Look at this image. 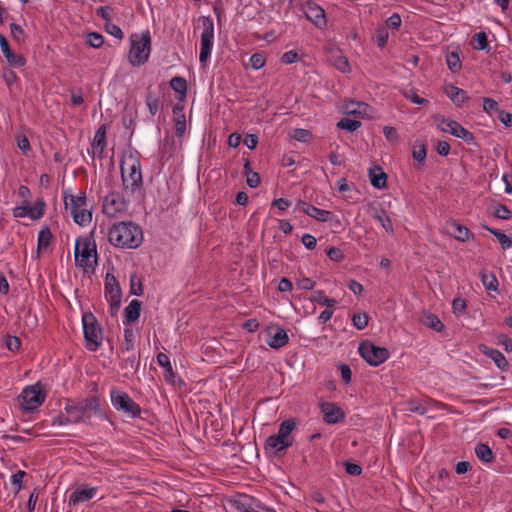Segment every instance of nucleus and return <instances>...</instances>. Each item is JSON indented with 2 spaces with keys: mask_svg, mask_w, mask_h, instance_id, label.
<instances>
[{
  "mask_svg": "<svg viewBox=\"0 0 512 512\" xmlns=\"http://www.w3.org/2000/svg\"><path fill=\"white\" fill-rule=\"evenodd\" d=\"M175 135L177 137H182L186 130V120L185 115L181 114V117H175Z\"/></svg>",
  "mask_w": 512,
  "mask_h": 512,
  "instance_id": "obj_57",
  "label": "nucleus"
},
{
  "mask_svg": "<svg viewBox=\"0 0 512 512\" xmlns=\"http://www.w3.org/2000/svg\"><path fill=\"white\" fill-rule=\"evenodd\" d=\"M121 350L122 352H131L134 350V333L130 328L124 330V343Z\"/></svg>",
  "mask_w": 512,
  "mask_h": 512,
  "instance_id": "obj_46",
  "label": "nucleus"
},
{
  "mask_svg": "<svg viewBox=\"0 0 512 512\" xmlns=\"http://www.w3.org/2000/svg\"><path fill=\"white\" fill-rule=\"evenodd\" d=\"M484 349H482V352L489 358H491L495 365L502 371H507L509 368V363L506 359V357L503 355L502 352H500L497 349L488 348L486 346H483Z\"/></svg>",
  "mask_w": 512,
  "mask_h": 512,
  "instance_id": "obj_24",
  "label": "nucleus"
},
{
  "mask_svg": "<svg viewBox=\"0 0 512 512\" xmlns=\"http://www.w3.org/2000/svg\"><path fill=\"white\" fill-rule=\"evenodd\" d=\"M361 125H362L361 122L358 121V120H353V119H349V118H342L337 123L336 126H337L338 129L346 130L348 132H354L358 128H360Z\"/></svg>",
  "mask_w": 512,
  "mask_h": 512,
  "instance_id": "obj_43",
  "label": "nucleus"
},
{
  "mask_svg": "<svg viewBox=\"0 0 512 512\" xmlns=\"http://www.w3.org/2000/svg\"><path fill=\"white\" fill-rule=\"evenodd\" d=\"M146 106L152 116H155L159 110L160 99L149 88L145 97Z\"/></svg>",
  "mask_w": 512,
  "mask_h": 512,
  "instance_id": "obj_39",
  "label": "nucleus"
},
{
  "mask_svg": "<svg viewBox=\"0 0 512 512\" xmlns=\"http://www.w3.org/2000/svg\"><path fill=\"white\" fill-rule=\"evenodd\" d=\"M375 34H376L378 47L383 48L387 44L388 37H389L387 27H384V26L378 27L376 29Z\"/></svg>",
  "mask_w": 512,
  "mask_h": 512,
  "instance_id": "obj_54",
  "label": "nucleus"
},
{
  "mask_svg": "<svg viewBox=\"0 0 512 512\" xmlns=\"http://www.w3.org/2000/svg\"><path fill=\"white\" fill-rule=\"evenodd\" d=\"M327 256L334 262H341L344 259V253L340 248L331 247L327 250Z\"/></svg>",
  "mask_w": 512,
  "mask_h": 512,
  "instance_id": "obj_61",
  "label": "nucleus"
},
{
  "mask_svg": "<svg viewBox=\"0 0 512 512\" xmlns=\"http://www.w3.org/2000/svg\"><path fill=\"white\" fill-rule=\"evenodd\" d=\"M310 300L322 306H326L327 308H334L337 305V301L327 297L323 290L314 291L310 297Z\"/></svg>",
  "mask_w": 512,
  "mask_h": 512,
  "instance_id": "obj_33",
  "label": "nucleus"
},
{
  "mask_svg": "<svg viewBox=\"0 0 512 512\" xmlns=\"http://www.w3.org/2000/svg\"><path fill=\"white\" fill-rule=\"evenodd\" d=\"M105 297L109 302L111 315H116L121 305L122 292L118 280L110 273L105 277Z\"/></svg>",
  "mask_w": 512,
  "mask_h": 512,
  "instance_id": "obj_12",
  "label": "nucleus"
},
{
  "mask_svg": "<svg viewBox=\"0 0 512 512\" xmlns=\"http://www.w3.org/2000/svg\"><path fill=\"white\" fill-rule=\"evenodd\" d=\"M269 339L267 344L273 349H280L288 344L289 337L287 332L281 327H268Z\"/></svg>",
  "mask_w": 512,
  "mask_h": 512,
  "instance_id": "obj_17",
  "label": "nucleus"
},
{
  "mask_svg": "<svg viewBox=\"0 0 512 512\" xmlns=\"http://www.w3.org/2000/svg\"><path fill=\"white\" fill-rule=\"evenodd\" d=\"M480 279L483 284V286L487 290L497 291L498 290V280L493 272H487L485 270H482L480 272Z\"/></svg>",
  "mask_w": 512,
  "mask_h": 512,
  "instance_id": "obj_35",
  "label": "nucleus"
},
{
  "mask_svg": "<svg viewBox=\"0 0 512 512\" xmlns=\"http://www.w3.org/2000/svg\"><path fill=\"white\" fill-rule=\"evenodd\" d=\"M130 293L132 295L141 296L143 295V285L141 280L136 281V276H131L130 279Z\"/></svg>",
  "mask_w": 512,
  "mask_h": 512,
  "instance_id": "obj_59",
  "label": "nucleus"
},
{
  "mask_svg": "<svg viewBox=\"0 0 512 512\" xmlns=\"http://www.w3.org/2000/svg\"><path fill=\"white\" fill-rule=\"evenodd\" d=\"M435 121L438 122V129L442 132H449L451 135L462 139L467 144L476 145V138L472 132L464 128L460 123L442 115H435Z\"/></svg>",
  "mask_w": 512,
  "mask_h": 512,
  "instance_id": "obj_7",
  "label": "nucleus"
},
{
  "mask_svg": "<svg viewBox=\"0 0 512 512\" xmlns=\"http://www.w3.org/2000/svg\"><path fill=\"white\" fill-rule=\"evenodd\" d=\"M483 110L489 114L492 115L493 112H499V104L496 100L493 98L485 97L483 98Z\"/></svg>",
  "mask_w": 512,
  "mask_h": 512,
  "instance_id": "obj_51",
  "label": "nucleus"
},
{
  "mask_svg": "<svg viewBox=\"0 0 512 512\" xmlns=\"http://www.w3.org/2000/svg\"><path fill=\"white\" fill-rule=\"evenodd\" d=\"M412 155L414 160L423 163L427 156V146L424 143L416 142L413 147Z\"/></svg>",
  "mask_w": 512,
  "mask_h": 512,
  "instance_id": "obj_45",
  "label": "nucleus"
},
{
  "mask_svg": "<svg viewBox=\"0 0 512 512\" xmlns=\"http://www.w3.org/2000/svg\"><path fill=\"white\" fill-rule=\"evenodd\" d=\"M85 347L89 351H96L103 340V330L96 317L91 312L82 316Z\"/></svg>",
  "mask_w": 512,
  "mask_h": 512,
  "instance_id": "obj_6",
  "label": "nucleus"
},
{
  "mask_svg": "<svg viewBox=\"0 0 512 512\" xmlns=\"http://www.w3.org/2000/svg\"><path fill=\"white\" fill-rule=\"evenodd\" d=\"M31 212V205L28 200H25L21 206H17L13 209V216L15 218L30 217Z\"/></svg>",
  "mask_w": 512,
  "mask_h": 512,
  "instance_id": "obj_49",
  "label": "nucleus"
},
{
  "mask_svg": "<svg viewBox=\"0 0 512 512\" xmlns=\"http://www.w3.org/2000/svg\"><path fill=\"white\" fill-rule=\"evenodd\" d=\"M295 427L296 421L293 418L286 419L279 425L277 435L284 439V442L289 443V446H292L293 444L294 438L291 435V433L295 429Z\"/></svg>",
  "mask_w": 512,
  "mask_h": 512,
  "instance_id": "obj_25",
  "label": "nucleus"
},
{
  "mask_svg": "<svg viewBox=\"0 0 512 512\" xmlns=\"http://www.w3.org/2000/svg\"><path fill=\"white\" fill-rule=\"evenodd\" d=\"M96 491V487H79L70 494L68 503L70 506H75L80 502L88 501L94 497Z\"/></svg>",
  "mask_w": 512,
  "mask_h": 512,
  "instance_id": "obj_19",
  "label": "nucleus"
},
{
  "mask_svg": "<svg viewBox=\"0 0 512 512\" xmlns=\"http://www.w3.org/2000/svg\"><path fill=\"white\" fill-rule=\"evenodd\" d=\"M493 215L498 219L508 220L512 217V212L507 206L498 204L493 212Z\"/></svg>",
  "mask_w": 512,
  "mask_h": 512,
  "instance_id": "obj_53",
  "label": "nucleus"
},
{
  "mask_svg": "<svg viewBox=\"0 0 512 512\" xmlns=\"http://www.w3.org/2000/svg\"><path fill=\"white\" fill-rule=\"evenodd\" d=\"M358 351L360 356L371 366L377 367L384 363L390 356V352L385 347H380L369 340H364L359 344Z\"/></svg>",
  "mask_w": 512,
  "mask_h": 512,
  "instance_id": "obj_8",
  "label": "nucleus"
},
{
  "mask_svg": "<svg viewBox=\"0 0 512 512\" xmlns=\"http://www.w3.org/2000/svg\"><path fill=\"white\" fill-rule=\"evenodd\" d=\"M26 475L24 471H18L17 473L13 474L11 477V483L12 486L15 489V492H19L23 487V478Z\"/></svg>",
  "mask_w": 512,
  "mask_h": 512,
  "instance_id": "obj_58",
  "label": "nucleus"
},
{
  "mask_svg": "<svg viewBox=\"0 0 512 512\" xmlns=\"http://www.w3.org/2000/svg\"><path fill=\"white\" fill-rule=\"evenodd\" d=\"M445 93L457 107L462 106L469 99L466 91L453 85L447 86Z\"/></svg>",
  "mask_w": 512,
  "mask_h": 512,
  "instance_id": "obj_26",
  "label": "nucleus"
},
{
  "mask_svg": "<svg viewBox=\"0 0 512 512\" xmlns=\"http://www.w3.org/2000/svg\"><path fill=\"white\" fill-rule=\"evenodd\" d=\"M74 222L80 226L89 224L92 220V211L86 207L82 208L79 213H74Z\"/></svg>",
  "mask_w": 512,
  "mask_h": 512,
  "instance_id": "obj_42",
  "label": "nucleus"
},
{
  "mask_svg": "<svg viewBox=\"0 0 512 512\" xmlns=\"http://www.w3.org/2000/svg\"><path fill=\"white\" fill-rule=\"evenodd\" d=\"M86 204H87V199H86V195L85 193H81L80 195L78 196H74V195H65L64 196V205H65V208L68 209L69 206H73V207H86Z\"/></svg>",
  "mask_w": 512,
  "mask_h": 512,
  "instance_id": "obj_38",
  "label": "nucleus"
},
{
  "mask_svg": "<svg viewBox=\"0 0 512 512\" xmlns=\"http://www.w3.org/2000/svg\"><path fill=\"white\" fill-rule=\"evenodd\" d=\"M373 218L376 219L381 224V226L385 229L387 233H394L392 221L384 210H381L380 212H375L373 214Z\"/></svg>",
  "mask_w": 512,
  "mask_h": 512,
  "instance_id": "obj_40",
  "label": "nucleus"
},
{
  "mask_svg": "<svg viewBox=\"0 0 512 512\" xmlns=\"http://www.w3.org/2000/svg\"><path fill=\"white\" fill-rule=\"evenodd\" d=\"M123 209V204L119 202V195L110 193L103 202V212L107 215H115Z\"/></svg>",
  "mask_w": 512,
  "mask_h": 512,
  "instance_id": "obj_23",
  "label": "nucleus"
},
{
  "mask_svg": "<svg viewBox=\"0 0 512 512\" xmlns=\"http://www.w3.org/2000/svg\"><path fill=\"white\" fill-rule=\"evenodd\" d=\"M307 20L311 21L317 28L323 29L326 24V16L324 9L314 1H308L306 3V9L304 11Z\"/></svg>",
  "mask_w": 512,
  "mask_h": 512,
  "instance_id": "obj_14",
  "label": "nucleus"
},
{
  "mask_svg": "<svg viewBox=\"0 0 512 512\" xmlns=\"http://www.w3.org/2000/svg\"><path fill=\"white\" fill-rule=\"evenodd\" d=\"M10 31H11V35L15 41H17L18 43L23 42L25 33L20 25H18L16 23H11Z\"/></svg>",
  "mask_w": 512,
  "mask_h": 512,
  "instance_id": "obj_56",
  "label": "nucleus"
},
{
  "mask_svg": "<svg viewBox=\"0 0 512 512\" xmlns=\"http://www.w3.org/2000/svg\"><path fill=\"white\" fill-rule=\"evenodd\" d=\"M332 64L336 69L343 73L350 70L348 59L341 52L332 56Z\"/></svg>",
  "mask_w": 512,
  "mask_h": 512,
  "instance_id": "obj_41",
  "label": "nucleus"
},
{
  "mask_svg": "<svg viewBox=\"0 0 512 512\" xmlns=\"http://www.w3.org/2000/svg\"><path fill=\"white\" fill-rule=\"evenodd\" d=\"M170 87L172 90H174L176 93L180 94L179 100L182 101L186 97L187 93V81L185 78L180 76H175L170 81Z\"/></svg>",
  "mask_w": 512,
  "mask_h": 512,
  "instance_id": "obj_34",
  "label": "nucleus"
},
{
  "mask_svg": "<svg viewBox=\"0 0 512 512\" xmlns=\"http://www.w3.org/2000/svg\"><path fill=\"white\" fill-rule=\"evenodd\" d=\"M383 134L385 138L391 143L397 142L399 140L398 132L394 127L385 126L383 128Z\"/></svg>",
  "mask_w": 512,
  "mask_h": 512,
  "instance_id": "obj_63",
  "label": "nucleus"
},
{
  "mask_svg": "<svg viewBox=\"0 0 512 512\" xmlns=\"http://www.w3.org/2000/svg\"><path fill=\"white\" fill-rule=\"evenodd\" d=\"M266 63L265 56L262 53H254L250 57L251 67L255 70L261 69Z\"/></svg>",
  "mask_w": 512,
  "mask_h": 512,
  "instance_id": "obj_55",
  "label": "nucleus"
},
{
  "mask_svg": "<svg viewBox=\"0 0 512 512\" xmlns=\"http://www.w3.org/2000/svg\"><path fill=\"white\" fill-rule=\"evenodd\" d=\"M45 210V202L43 199H38L35 201L34 206H31V214L30 218L33 220L40 219L44 215Z\"/></svg>",
  "mask_w": 512,
  "mask_h": 512,
  "instance_id": "obj_48",
  "label": "nucleus"
},
{
  "mask_svg": "<svg viewBox=\"0 0 512 512\" xmlns=\"http://www.w3.org/2000/svg\"><path fill=\"white\" fill-rule=\"evenodd\" d=\"M232 506L239 512H275L264 507L258 500L248 495H239L231 500Z\"/></svg>",
  "mask_w": 512,
  "mask_h": 512,
  "instance_id": "obj_13",
  "label": "nucleus"
},
{
  "mask_svg": "<svg viewBox=\"0 0 512 512\" xmlns=\"http://www.w3.org/2000/svg\"><path fill=\"white\" fill-rule=\"evenodd\" d=\"M52 239L53 235L51 233L49 226H43L38 234L37 251L41 252L42 250L47 249L51 244Z\"/></svg>",
  "mask_w": 512,
  "mask_h": 512,
  "instance_id": "obj_32",
  "label": "nucleus"
},
{
  "mask_svg": "<svg viewBox=\"0 0 512 512\" xmlns=\"http://www.w3.org/2000/svg\"><path fill=\"white\" fill-rule=\"evenodd\" d=\"M422 323L426 327L431 328L437 332H441L445 328L444 324L440 321L438 316L433 313H428L425 315L422 319Z\"/></svg>",
  "mask_w": 512,
  "mask_h": 512,
  "instance_id": "obj_37",
  "label": "nucleus"
},
{
  "mask_svg": "<svg viewBox=\"0 0 512 512\" xmlns=\"http://www.w3.org/2000/svg\"><path fill=\"white\" fill-rule=\"evenodd\" d=\"M105 30L117 39H122L124 37L121 28L112 22L105 23Z\"/></svg>",
  "mask_w": 512,
  "mask_h": 512,
  "instance_id": "obj_60",
  "label": "nucleus"
},
{
  "mask_svg": "<svg viewBox=\"0 0 512 512\" xmlns=\"http://www.w3.org/2000/svg\"><path fill=\"white\" fill-rule=\"evenodd\" d=\"M199 22H201L203 26L199 61L201 65H205L210 58L213 47L214 22L210 16H201Z\"/></svg>",
  "mask_w": 512,
  "mask_h": 512,
  "instance_id": "obj_9",
  "label": "nucleus"
},
{
  "mask_svg": "<svg viewBox=\"0 0 512 512\" xmlns=\"http://www.w3.org/2000/svg\"><path fill=\"white\" fill-rule=\"evenodd\" d=\"M470 45L475 50L487 51V52L490 51L487 35L484 31L474 34L470 41Z\"/></svg>",
  "mask_w": 512,
  "mask_h": 512,
  "instance_id": "obj_31",
  "label": "nucleus"
},
{
  "mask_svg": "<svg viewBox=\"0 0 512 512\" xmlns=\"http://www.w3.org/2000/svg\"><path fill=\"white\" fill-rule=\"evenodd\" d=\"M120 169L125 192L132 195L140 192L143 187V177L139 159L132 154L129 155L127 160L121 161Z\"/></svg>",
  "mask_w": 512,
  "mask_h": 512,
  "instance_id": "obj_4",
  "label": "nucleus"
},
{
  "mask_svg": "<svg viewBox=\"0 0 512 512\" xmlns=\"http://www.w3.org/2000/svg\"><path fill=\"white\" fill-rule=\"evenodd\" d=\"M86 43L93 48H100L104 44V37L97 32H90L86 36Z\"/></svg>",
  "mask_w": 512,
  "mask_h": 512,
  "instance_id": "obj_47",
  "label": "nucleus"
},
{
  "mask_svg": "<svg viewBox=\"0 0 512 512\" xmlns=\"http://www.w3.org/2000/svg\"><path fill=\"white\" fill-rule=\"evenodd\" d=\"M18 398L24 411H34L43 404L46 398V393L37 384L23 389Z\"/></svg>",
  "mask_w": 512,
  "mask_h": 512,
  "instance_id": "obj_10",
  "label": "nucleus"
},
{
  "mask_svg": "<svg viewBox=\"0 0 512 512\" xmlns=\"http://www.w3.org/2000/svg\"><path fill=\"white\" fill-rule=\"evenodd\" d=\"M297 208H299L306 215L320 222H329L335 218V215L331 211L317 208L314 205H311L302 200L297 202Z\"/></svg>",
  "mask_w": 512,
  "mask_h": 512,
  "instance_id": "obj_15",
  "label": "nucleus"
},
{
  "mask_svg": "<svg viewBox=\"0 0 512 512\" xmlns=\"http://www.w3.org/2000/svg\"><path fill=\"white\" fill-rule=\"evenodd\" d=\"M289 447V443L284 442V439L277 434L270 435L264 444L265 451L274 455L284 453Z\"/></svg>",
  "mask_w": 512,
  "mask_h": 512,
  "instance_id": "obj_18",
  "label": "nucleus"
},
{
  "mask_svg": "<svg viewBox=\"0 0 512 512\" xmlns=\"http://www.w3.org/2000/svg\"><path fill=\"white\" fill-rule=\"evenodd\" d=\"M97 247L94 239V230L86 236H80L76 239L74 248V259L77 266L84 271L97 264Z\"/></svg>",
  "mask_w": 512,
  "mask_h": 512,
  "instance_id": "obj_3",
  "label": "nucleus"
},
{
  "mask_svg": "<svg viewBox=\"0 0 512 512\" xmlns=\"http://www.w3.org/2000/svg\"><path fill=\"white\" fill-rule=\"evenodd\" d=\"M368 319L369 318L367 314L356 313L352 317V323L358 330H363L368 325Z\"/></svg>",
  "mask_w": 512,
  "mask_h": 512,
  "instance_id": "obj_50",
  "label": "nucleus"
},
{
  "mask_svg": "<svg viewBox=\"0 0 512 512\" xmlns=\"http://www.w3.org/2000/svg\"><path fill=\"white\" fill-rule=\"evenodd\" d=\"M446 63L453 73L459 72L462 67L459 54L457 52L448 53L446 56Z\"/></svg>",
  "mask_w": 512,
  "mask_h": 512,
  "instance_id": "obj_44",
  "label": "nucleus"
},
{
  "mask_svg": "<svg viewBox=\"0 0 512 512\" xmlns=\"http://www.w3.org/2000/svg\"><path fill=\"white\" fill-rule=\"evenodd\" d=\"M92 392L93 394L86 398L65 399L64 410L70 416V421L73 424L86 422L92 416L110 421L106 411L107 406L97 394L98 385L96 383L93 384Z\"/></svg>",
  "mask_w": 512,
  "mask_h": 512,
  "instance_id": "obj_1",
  "label": "nucleus"
},
{
  "mask_svg": "<svg viewBox=\"0 0 512 512\" xmlns=\"http://www.w3.org/2000/svg\"><path fill=\"white\" fill-rule=\"evenodd\" d=\"M2 78L7 84L8 87H11L13 84H15L18 81V76L16 73L10 69H4L2 71Z\"/></svg>",
  "mask_w": 512,
  "mask_h": 512,
  "instance_id": "obj_62",
  "label": "nucleus"
},
{
  "mask_svg": "<svg viewBox=\"0 0 512 512\" xmlns=\"http://www.w3.org/2000/svg\"><path fill=\"white\" fill-rule=\"evenodd\" d=\"M156 360L157 363L164 368V380L171 385H176V374L173 371L168 355L160 352L157 354Z\"/></svg>",
  "mask_w": 512,
  "mask_h": 512,
  "instance_id": "obj_20",
  "label": "nucleus"
},
{
  "mask_svg": "<svg viewBox=\"0 0 512 512\" xmlns=\"http://www.w3.org/2000/svg\"><path fill=\"white\" fill-rule=\"evenodd\" d=\"M450 227L453 229L451 235L460 242H466L471 237H473L472 232L464 225L454 221L450 224Z\"/></svg>",
  "mask_w": 512,
  "mask_h": 512,
  "instance_id": "obj_30",
  "label": "nucleus"
},
{
  "mask_svg": "<svg viewBox=\"0 0 512 512\" xmlns=\"http://www.w3.org/2000/svg\"><path fill=\"white\" fill-rule=\"evenodd\" d=\"M476 456L485 463H490L494 459V453L491 448L484 443H478L475 447Z\"/></svg>",
  "mask_w": 512,
  "mask_h": 512,
  "instance_id": "obj_36",
  "label": "nucleus"
},
{
  "mask_svg": "<svg viewBox=\"0 0 512 512\" xmlns=\"http://www.w3.org/2000/svg\"><path fill=\"white\" fill-rule=\"evenodd\" d=\"M370 183L373 187L382 189L386 187L387 175L379 166L369 169Z\"/></svg>",
  "mask_w": 512,
  "mask_h": 512,
  "instance_id": "obj_27",
  "label": "nucleus"
},
{
  "mask_svg": "<svg viewBox=\"0 0 512 512\" xmlns=\"http://www.w3.org/2000/svg\"><path fill=\"white\" fill-rule=\"evenodd\" d=\"M5 345L10 351H17L20 348L21 342L20 339L16 336L8 335L5 338Z\"/></svg>",
  "mask_w": 512,
  "mask_h": 512,
  "instance_id": "obj_64",
  "label": "nucleus"
},
{
  "mask_svg": "<svg viewBox=\"0 0 512 512\" xmlns=\"http://www.w3.org/2000/svg\"><path fill=\"white\" fill-rule=\"evenodd\" d=\"M3 56L6 58L8 65L11 68H21L26 64V58L22 54L14 53L10 45L2 50Z\"/></svg>",
  "mask_w": 512,
  "mask_h": 512,
  "instance_id": "obj_29",
  "label": "nucleus"
},
{
  "mask_svg": "<svg viewBox=\"0 0 512 512\" xmlns=\"http://www.w3.org/2000/svg\"><path fill=\"white\" fill-rule=\"evenodd\" d=\"M323 420L327 424H336L345 419L344 411L332 402H322L320 404Z\"/></svg>",
  "mask_w": 512,
  "mask_h": 512,
  "instance_id": "obj_16",
  "label": "nucleus"
},
{
  "mask_svg": "<svg viewBox=\"0 0 512 512\" xmlns=\"http://www.w3.org/2000/svg\"><path fill=\"white\" fill-rule=\"evenodd\" d=\"M141 301L134 299L129 305L124 309V324L129 325L131 323L136 322L141 313Z\"/></svg>",
  "mask_w": 512,
  "mask_h": 512,
  "instance_id": "obj_22",
  "label": "nucleus"
},
{
  "mask_svg": "<svg viewBox=\"0 0 512 512\" xmlns=\"http://www.w3.org/2000/svg\"><path fill=\"white\" fill-rule=\"evenodd\" d=\"M345 114L352 115L355 117H365L368 115V110L371 109V107L364 103V102H357L354 100H349L345 103Z\"/></svg>",
  "mask_w": 512,
  "mask_h": 512,
  "instance_id": "obj_21",
  "label": "nucleus"
},
{
  "mask_svg": "<svg viewBox=\"0 0 512 512\" xmlns=\"http://www.w3.org/2000/svg\"><path fill=\"white\" fill-rule=\"evenodd\" d=\"M129 62L132 66L144 65L149 58L151 52V36L146 31L142 34H132L130 36Z\"/></svg>",
  "mask_w": 512,
  "mask_h": 512,
  "instance_id": "obj_5",
  "label": "nucleus"
},
{
  "mask_svg": "<svg viewBox=\"0 0 512 512\" xmlns=\"http://www.w3.org/2000/svg\"><path fill=\"white\" fill-rule=\"evenodd\" d=\"M112 405L117 409L121 410L131 417H139L141 414V407L126 393L111 390L110 393Z\"/></svg>",
  "mask_w": 512,
  "mask_h": 512,
  "instance_id": "obj_11",
  "label": "nucleus"
},
{
  "mask_svg": "<svg viewBox=\"0 0 512 512\" xmlns=\"http://www.w3.org/2000/svg\"><path fill=\"white\" fill-rule=\"evenodd\" d=\"M108 240L115 247L134 249L142 244L143 232L134 222L122 221L109 229Z\"/></svg>",
  "mask_w": 512,
  "mask_h": 512,
  "instance_id": "obj_2",
  "label": "nucleus"
},
{
  "mask_svg": "<svg viewBox=\"0 0 512 512\" xmlns=\"http://www.w3.org/2000/svg\"><path fill=\"white\" fill-rule=\"evenodd\" d=\"M106 146V125H101L95 133L92 148L95 153L100 157Z\"/></svg>",
  "mask_w": 512,
  "mask_h": 512,
  "instance_id": "obj_28",
  "label": "nucleus"
},
{
  "mask_svg": "<svg viewBox=\"0 0 512 512\" xmlns=\"http://www.w3.org/2000/svg\"><path fill=\"white\" fill-rule=\"evenodd\" d=\"M290 135L299 142H307L312 136L309 130L302 128H295Z\"/></svg>",
  "mask_w": 512,
  "mask_h": 512,
  "instance_id": "obj_52",
  "label": "nucleus"
}]
</instances>
